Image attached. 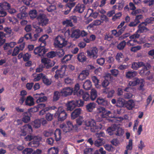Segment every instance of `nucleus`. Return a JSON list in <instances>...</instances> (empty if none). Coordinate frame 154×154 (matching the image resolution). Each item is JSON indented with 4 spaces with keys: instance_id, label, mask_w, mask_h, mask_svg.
Instances as JSON below:
<instances>
[{
    "instance_id": "f257e3e1",
    "label": "nucleus",
    "mask_w": 154,
    "mask_h": 154,
    "mask_svg": "<svg viewBox=\"0 0 154 154\" xmlns=\"http://www.w3.org/2000/svg\"><path fill=\"white\" fill-rule=\"evenodd\" d=\"M37 19L38 21V25L42 27H45L48 24L49 19L46 15L44 14H39Z\"/></svg>"
},
{
    "instance_id": "f03ea898",
    "label": "nucleus",
    "mask_w": 154,
    "mask_h": 154,
    "mask_svg": "<svg viewBox=\"0 0 154 154\" xmlns=\"http://www.w3.org/2000/svg\"><path fill=\"white\" fill-rule=\"evenodd\" d=\"M67 43L64 38L58 35L55 38L54 45L56 48H62L67 45Z\"/></svg>"
},
{
    "instance_id": "7ed1b4c3",
    "label": "nucleus",
    "mask_w": 154,
    "mask_h": 154,
    "mask_svg": "<svg viewBox=\"0 0 154 154\" xmlns=\"http://www.w3.org/2000/svg\"><path fill=\"white\" fill-rule=\"evenodd\" d=\"M67 114L63 108L59 107L57 111L55 113L54 116L55 118H58L59 121H62L66 119Z\"/></svg>"
},
{
    "instance_id": "20e7f679",
    "label": "nucleus",
    "mask_w": 154,
    "mask_h": 154,
    "mask_svg": "<svg viewBox=\"0 0 154 154\" xmlns=\"http://www.w3.org/2000/svg\"><path fill=\"white\" fill-rule=\"evenodd\" d=\"M145 81L143 79H139L135 78L132 81L129 82L128 85L130 86H134L140 84V90L142 89L144 86Z\"/></svg>"
},
{
    "instance_id": "39448f33",
    "label": "nucleus",
    "mask_w": 154,
    "mask_h": 154,
    "mask_svg": "<svg viewBox=\"0 0 154 154\" xmlns=\"http://www.w3.org/2000/svg\"><path fill=\"white\" fill-rule=\"evenodd\" d=\"M41 62L44 64V68L46 69H49L54 66L55 64V62L51 61L48 58H45L42 59Z\"/></svg>"
},
{
    "instance_id": "423d86ee",
    "label": "nucleus",
    "mask_w": 154,
    "mask_h": 154,
    "mask_svg": "<svg viewBox=\"0 0 154 154\" xmlns=\"http://www.w3.org/2000/svg\"><path fill=\"white\" fill-rule=\"evenodd\" d=\"M66 68V66L65 65H63L60 69H57L55 71V74L54 76L55 78L58 79L59 76L60 78H63L65 75Z\"/></svg>"
},
{
    "instance_id": "0eeeda50",
    "label": "nucleus",
    "mask_w": 154,
    "mask_h": 154,
    "mask_svg": "<svg viewBox=\"0 0 154 154\" xmlns=\"http://www.w3.org/2000/svg\"><path fill=\"white\" fill-rule=\"evenodd\" d=\"M48 49L37 47L34 49V52L35 55L38 54L39 56H43L44 54L48 51Z\"/></svg>"
},
{
    "instance_id": "6e6552de",
    "label": "nucleus",
    "mask_w": 154,
    "mask_h": 154,
    "mask_svg": "<svg viewBox=\"0 0 154 154\" xmlns=\"http://www.w3.org/2000/svg\"><path fill=\"white\" fill-rule=\"evenodd\" d=\"M28 131H29V132L32 131L31 126L29 124H26L23 126L21 128V132L22 133L21 135L26 136L27 134Z\"/></svg>"
},
{
    "instance_id": "1a4fd4ad",
    "label": "nucleus",
    "mask_w": 154,
    "mask_h": 154,
    "mask_svg": "<svg viewBox=\"0 0 154 154\" xmlns=\"http://www.w3.org/2000/svg\"><path fill=\"white\" fill-rule=\"evenodd\" d=\"M73 91L72 88L70 87H66L61 90L60 93L62 96L66 97L71 95Z\"/></svg>"
},
{
    "instance_id": "9d476101",
    "label": "nucleus",
    "mask_w": 154,
    "mask_h": 154,
    "mask_svg": "<svg viewBox=\"0 0 154 154\" xmlns=\"http://www.w3.org/2000/svg\"><path fill=\"white\" fill-rule=\"evenodd\" d=\"M66 105L67 111H72L76 107L74 100L68 102Z\"/></svg>"
},
{
    "instance_id": "9b49d317",
    "label": "nucleus",
    "mask_w": 154,
    "mask_h": 154,
    "mask_svg": "<svg viewBox=\"0 0 154 154\" xmlns=\"http://www.w3.org/2000/svg\"><path fill=\"white\" fill-rule=\"evenodd\" d=\"M87 56L90 58H93V59L96 58V48L94 47L93 49L88 50L87 51Z\"/></svg>"
},
{
    "instance_id": "f8f14e48",
    "label": "nucleus",
    "mask_w": 154,
    "mask_h": 154,
    "mask_svg": "<svg viewBox=\"0 0 154 154\" xmlns=\"http://www.w3.org/2000/svg\"><path fill=\"white\" fill-rule=\"evenodd\" d=\"M144 22H142L138 26V29L137 31V32L140 33H143L146 32L148 30V29L146 27V24H144Z\"/></svg>"
},
{
    "instance_id": "ddd939ff",
    "label": "nucleus",
    "mask_w": 154,
    "mask_h": 154,
    "mask_svg": "<svg viewBox=\"0 0 154 154\" xmlns=\"http://www.w3.org/2000/svg\"><path fill=\"white\" fill-rule=\"evenodd\" d=\"M97 113H101L100 115L102 117L105 118L108 115V114L103 107H100L97 108Z\"/></svg>"
},
{
    "instance_id": "4468645a",
    "label": "nucleus",
    "mask_w": 154,
    "mask_h": 154,
    "mask_svg": "<svg viewBox=\"0 0 154 154\" xmlns=\"http://www.w3.org/2000/svg\"><path fill=\"white\" fill-rule=\"evenodd\" d=\"M82 109L80 108L75 109L71 114V118L74 119L79 116L81 114Z\"/></svg>"
},
{
    "instance_id": "2eb2a0df",
    "label": "nucleus",
    "mask_w": 154,
    "mask_h": 154,
    "mask_svg": "<svg viewBox=\"0 0 154 154\" xmlns=\"http://www.w3.org/2000/svg\"><path fill=\"white\" fill-rule=\"evenodd\" d=\"M41 138L38 137L37 139H35V140L29 142L28 143V146L32 147H37L39 146V142Z\"/></svg>"
},
{
    "instance_id": "dca6fc26",
    "label": "nucleus",
    "mask_w": 154,
    "mask_h": 154,
    "mask_svg": "<svg viewBox=\"0 0 154 154\" xmlns=\"http://www.w3.org/2000/svg\"><path fill=\"white\" fill-rule=\"evenodd\" d=\"M134 106L135 103L133 100H130L125 102V106L128 110L132 109Z\"/></svg>"
},
{
    "instance_id": "f3484780",
    "label": "nucleus",
    "mask_w": 154,
    "mask_h": 154,
    "mask_svg": "<svg viewBox=\"0 0 154 154\" xmlns=\"http://www.w3.org/2000/svg\"><path fill=\"white\" fill-rule=\"evenodd\" d=\"M131 89V88L129 87H126L124 89V91L127 92L125 93L124 94V97L126 99H129L132 97L133 95L131 93L128 92L129 90Z\"/></svg>"
},
{
    "instance_id": "a211bd4d",
    "label": "nucleus",
    "mask_w": 154,
    "mask_h": 154,
    "mask_svg": "<svg viewBox=\"0 0 154 154\" xmlns=\"http://www.w3.org/2000/svg\"><path fill=\"white\" fill-rule=\"evenodd\" d=\"M150 71H148L147 67L145 66L140 71L139 74L142 76H148L150 74Z\"/></svg>"
},
{
    "instance_id": "6ab92c4d",
    "label": "nucleus",
    "mask_w": 154,
    "mask_h": 154,
    "mask_svg": "<svg viewBox=\"0 0 154 154\" xmlns=\"http://www.w3.org/2000/svg\"><path fill=\"white\" fill-rule=\"evenodd\" d=\"M71 37L72 38H78L81 36V31L79 29H73L72 28Z\"/></svg>"
},
{
    "instance_id": "aec40b11",
    "label": "nucleus",
    "mask_w": 154,
    "mask_h": 154,
    "mask_svg": "<svg viewBox=\"0 0 154 154\" xmlns=\"http://www.w3.org/2000/svg\"><path fill=\"white\" fill-rule=\"evenodd\" d=\"M30 113L28 112H26L22 114L23 117L22 121L25 123H27L30 120V118L29 115Z\"/></svg>"
},
{
    "instance_id": "412c9836",
    "label": "nucleus",
    "mask_w": 154,
    "mask_h": 154,
    "mask_svg": "<svg viewBox=\"0 0 154 154\" xmlns=\"http://www.w3.org/2000/svg\"><path fill=\"white\" fill-rule=\"evenodd\" d=\"M144 65L143 62H133L132 64L131 68L134 70H137L140 67Z\"/></svg>"
},
{
    "instance_id": "4be33fe9",
    "label": "nucleus",
    "mask_w": 154,
    "mask_h": 154,
    "mask_svg": "<svg viewBox=\"0 0 154 154\" xmlns=\"http://www.w3.org/2000/svg\"><path fill=\"white\" fill-rule=\"evenodd\" d=\"M11 6L10 4L7 2H5L0 3V8L2 10L7 11Z\"/></svg>"
},
{
    "instance_id": "5701e85b",
    "label": "nucleus",
    "mask_w": 154,
    "mask_h": 154,
    "mask_svg": "<svg viewBox=\"0 0 154 154\" xmlns=\"http://www.w3.org/2000/svg\"><path fill=\"white\" fill-rule=\"evenodd\" d=\"M125 100L121 98H119L116 101V106L119 108L123 107L125 106Z\"/></svg>"
},
{
    "instance_id": "b1692460",
    "label": "nucleus",
    "mask_w": 154,
    "mask_h": 154,
    "mask_svg": "<svg viewBox=\"0 0 154 154\" xmlns=\"http://www.w3.org/2000/svg\"><path fill=\"white\" fill-rule=\"evenodd\" d=\"M88 75L89 73L87 71L83 70L80 74L78 78L79 80H83L85 79Z\"/></svg>"
},
{
    "instance_id": "393cba45",
    "label": "nucleus",
    "mask_w": 154,
    "mask_h": 154,
    "mask_svg": "<svg viewBox=\"0 0 154 154\" xmlns=\"http://www.w3.org/2000/svg\"><path fill=\"white\" fill-rule=\"evenodd\" d=\"M25 103L26 105L29 106L33 105L34 104L33 98L30 96L27 97L25 100Z\"/></svg>"
},
{
    "instance_id": "a878e982",
    "label": "nucleus",
    "mask_w": 154,
    "mask_h": 154,
    "mask_svg": "<svg viewBox=\"0 0 154 154\" xmlns=\"http://www.w3.org/2000/svg\"><path fill=\"white\" fill-rule=\"evenodd\" d=\"M32 124L33 128H38L41 126V122L40 119H35L32 122Z\"/></svg>"
},
{
    "instance_id": "bb28decb",
    "label": "nucleus",
    "mask_w": 154,
    "mask_h": 154,
    "mask_svg": "<svg viewBox=\"0 0 154 154\" xmlns=\"http://www.w3.org/2000/svg\"><path fill=\"white\" fill-rule=\"evenodd\" d=\"M86 107L88 112H92L93 109L96 107V104L94 103H90L86 106Z\"/></svg>"
},
{
    "instance_id": "cd10ccee",
    "label": "nucleus",
    "mask_w": 154,
    "mask_h": 154,
    "mask_svg": "<svg viewBox=\"0 0 154 154\" xmlns=\"http://www.w3.org/2000/svg\"><path fill=\"white\" fill-rule=\"evenodd\" d=\"M55 139L56 141H59L61 138V132L59 129H57L54 133Z\"/></svg>"
},
{
    "instance_id": "c85d7f7f",
    "label": "nucleus",
    "mask_w": 154,
    "mask_h": 154,
    "mask_svg": "<svg viewBox=\"0 0 154 154\" xmlns=\"http://www.w3.org/2000/svg\"><path fill=\"white\" fill-rule=\"evenodd\" d=\"M57 109V107L55 106H49L42 109L39 112V114L40 115L42 116L47 111H48L51 109Z\"/></svg>"
},
{
    "instance_id": "c756f323",
    "label": "nucleus",
    "mask_w": 154,
    "mask_h": 154,
    "mask_svg": "<svg viewBox=\"0 0 154 154\" xmlns=\"http://www.w3.org/2000/svg\"><path fill=\"white\" fill-rule=\"evenodd\" d=\"M77 58L79 62H82L86 61L87 60L86 57L84 53H79L78 55Z\"/></svg>"
},
{
    "instance_id": "7c9ffc66",
    "label": "nucleus",
    "mask_w": 154,
    "mask_h": 154,
    "mask_svg": "<svg viewBox=\"0 0 154 154\" xmlns=\"http://www.w3.org/2000/svg\"><path fill=\"white\" fill-rule=\"evenodd\" d=\"M91 82L89 80H86L83 85V88L86 90H89L91 87Z\"/></svg>"
},
{
    "instance_id": "2f4dec72",
    "label": "nucleus",
    "mask_w": 154,
    "mask_h": 154,
    "mask_svg": "<svg viewBox=\"0 0 154 154\" xmlns=\"http://www.w3.org/2000/svg\"><path fill=\"white\" fill-rule=\"evenodd\" d=\"M124 56L121 53H117L116 56V59L118 62H121L124 60Z\"/></svg>"
},
{
    "instance_id": "473e14b6",
    "label": "nucleus",
    "mask_w": 154,
    "mask_h": 154,
    "mask_svg": "<svg viewBox=\"0 0 154 154\" xmlns=\"http://www.w3.org/2000/svg\"><path fill=\"white\" fill-rule=\"evenodd\" d=\"M59 150L57 148L51 147L48 150V154H58Z\"/></svg>"
},
{
    "instance_id": "72a5a7b5",
    "label": "nucleus",
    "mask_w": 154,
    "mask_h": 154,
    "mask_svg": "<svg viewBox=\"0 0 154 154\" xmlns=\"http://www.w3.org/2000/svg\"><path fill=\"white\" fill-rule=\"evenodd\" d=\"M29 14L31 18L32 19L37 17L38 16L36 10L35 9L30 10L29 12Z\"/></svg>"
},
{
    "instance_id": "f704fd0d",
    "label": "nucleus",
    "mask_w": 154,
    "mask_h": 154,
    "mask_svg": "<svg viewBox=\"0 0 154 154\" xmlns=\"http://www.w3.org/2000/svg\"><path fill=\"white\" fill-rule=\"evenodd\" d=\"M137 75V73L136 71H128L126 72V76L127 78H130L136 76Z\"/></svg>"
},
{
    "instance_id": "c9c22d12",
    "label": "nucleus",
    "mask_w": 154,
    "mask_h": 154,
    "mask_svg": "<svg viewBox=\"0 0 154 154\" xmlns=\"http://www.w3.org/2000/svg\"><path fill=\"white\" fill-rule=\"evenodd\" d=\"M60 92L58 91H55L54 93V95L53 99V101H57L60 97Z\"/></svg>"
},
{
    "instance_id": "e433bc0d",
    "label": "nucleus",
    "mask_w": 154,
    "mask_h": 154,
    "mask_svg": "<svg viewBox=\"0 0 154 154\" xmlns=\"http://www.w3.org/2000/svg\"><path fill=\"white\" fill-rule=\"evenodd\" d=\"M104 93L107 94V97L108 98L112 97L115 91L113 90H111L108 91V90L107 89H106L105 90L103 91Z\"/></svg>"
},
{
    "instance_id": "4c0bfd02",
    "label": "nucleus",
    "mask_w": 154,
    "mask_h": 154,
    "mask_svg": "<svg viewBox=\"0 0 154 154\" xmlns=\"http://www.w3.org/2000/svg\"><path fill=\"white\" fill-rule=\"evenodd\" d=\"M38 137L37 136H35L32 134H30L29 135H27L24 138V139L26 141H30L32 140H35V139H37Z\"/></svg>"
},
{
    "instance_id": "58836bf2",
    "label": "nucleus",
    "mask_w": 154,
    "mask_h": 154,
    "mask_svg": "<svg viewBox=\"0 0 154 154\" xmlns=\"http://www.w3.org/2000/svg\"><path fill=\"white\" fill-rule=\"evenodd\" d=\"M5 35L3 32H0V46L3 45L5 42Z\"/></svg>"
},
{
    "instance_id": "ea45409f",
    "label": "nucleus",
    "mask_w": 154,
    "mask_h": 154,
    "mask_svg": "<svg viewBox=\"0 0 154 154\" xmlns=\"http://www.w3.org/2000/svg\"><path fill=\"white\" fill-rule=\"evenodd\" d=\"M72 56V55L67 54L66 55L63 57L61 60V62H62L66 63L71 59Z\"/></svg>"
},
{
    "instance_id": "a19ab883",
    "label": "nucleus",
    "mask_w": 154,
    "mask_h": 154,
    "mask_svg": "<svg viewBox=\"0 0 154 154\" xmlns=\"http://www.w3.org/2000/svg\"><path fill=\"white\" fill-rule=\"evenodd\" d=\"M42 80L43 82L47 85H50L51 83V81L45 75L42 78Z\"/></svg>"
},
{
    "instance_id": "79ce46f5",
    "label": "nucleus",
    "mask_w": 154,
    "mask_h": 154,
    "mask_svg": "<svg viewBox=\"0 0 154 154\" xmlns=\"http://www.w3.org/2000/svg\"><path fill=\"white\" fill-rule=\"evenodd\" d=\"M96 98V91L95 89H91V92L90 98L92 101L94 100Z\"/></svg>"
},
{
    "instance_id": "37998d69",
    "label": "nucleus",
    "mask_w": 154,
    "mask_h": 154,
    "mask_svg": "<svg viewBox=\"0 0 154 154\" xmlns=\"http://www.w3.org/2000/svg\"><path fill=\"white\" fill-rule=\"evenodd\" d=\"M126 44V42H125V41L123 40L118 45L117 48L119 50H122L124 48Z\"/></svg>"
},
{
    "instance_id": "c03bdc74",
    "label": "nucleus",
    "mask_w": 154,
    "mask_h": 154,
    "mask_svg": "<svg viewBox=\"0 0 154 154\" xmlns=\"http://www.w3.org/2000/svg\"><path fill=\"white\" fill-rule=\"evenodd\" d=\"M105 149L109 152H113L114 150V148L110 144H106L104 145Z\"/></svg>"
},
{
    "instance_id": "a18cd8bd",
    "label": "nucleus",
    "mask_w": 154,
    "mask_h": 154,
    "mask_svg": "<svg viewBox=\"0 0 154 154\" xmlns=\"http://www.w3.org/2000/svg\"><path fill=\"white\" fill-rule=\"evenodd\" d=\"M76 107H82L84 104V101L82 100H74Z\"/></svg>"
},
{
    "instance_id": "49530a36",
    "label": "nucleus",
    "mask_w": 154,
    "mask_h": 154,
    "mask_svg": "<svg viewBox=\"0 0 154 154\" xmlns=\"http://www.w3.org/2000/svg\"><path fill=\"white\" fill-rule=\"evenodd\" d=\"M113 36L110 33H106L104 36V39L105 40L110 42L112 40Z\"/></svg>"
},
{
    "instance_id": "de8ad7c7",
    "label": "nucleus",
    "mask_w": 154,
    "mask_h": 154,
    "mask_svg": "<svg viewBox=\"0 0 154 154\" xmlns=\"http://www.w3.org/2000/svg\"><path fill=\"white\" fill-rule=\"evenodd\" d=\"M45 118L47 121H51L54 119L53 114L48 112L46 115Z\"/></svg>"
},
{
    "instance_id": "09e8293b",
    "label": "nucleus",
    "mask_w": 154,
    "mask_h": 154,
    "mask_svg": "<svg viewBox=\"0 0 154 154\" xmlns=\"http://www.w3.org/2000/svg\"><path fill=\"white\" fill-rule=\"evenodd\" d=\"M97 103L99 104L104 105L107 103L105 99L99 97L97 99Z\"/></svg>"
},
{
    "instance_id": "8fccbe9b",
    "label": "nucleus",
    "mask_w": 154,
    "mask_h": 154,
    "mask_svg": "<svg viewBox=\"0 0 154 154\" xmlns=\"http://www.w3.org/2000/svg\"><path fill=\"white\" fill-rule=\"evenodd\" d=\"M62 23L63 25H66V26H73L71 20H66L63 21Z\"/></svg>"
},
{
    "instance_id": "3c124183",
    "label": "nucleus",
    "mask_w": 154,
    "mask_h": 154,
    "mask_svg": "<svg viewBox=\"0 0 154 154\" xmlns=\"http://www.w3.org/2000/svg\"><path fill=\"white\" fill-rule=\"evenodd\" d=\"M57 55V53L53 51H51L48 53L47 54V56L49 58H53L55 57Z\"/></svg>"
},
{
    "instance_id": "603ef678",
    "label": "nucleus",
    "mask_w": 154,
    "mask_h": 154,
    "mask_svg": "<svg viewBox=\"0 0 154 154\" xmlns=\"http://www.w3.org/2000/svg\"><path fill=\"white\" fill-rule=\"evenodd\" d=\"M76 123L78 125H81L84 123V120L82 116H79L76 119Z\"/></svg>"
},
{
    "instance_id": "864d4df0",
    "label": "nucleus",
    "mask_w": 154,
    "mask_h": 154,
    "mask_svg": "<svg viewBox=\"0 0 154 154\" xmlns=\"http://www.w3.org/2000/svg\"><path fill=\"white\" fill-rule=\"evenodd\" d=\"M116 127V126L114 125L113 127L111 126L109 127L107 130V131L109 134H113L112 132L115 130Z\"/></svg>"
},
{
    "instance_id": "5fc2aeb1",
    "label": "nucleus",
    "mask_w": 154,
    "mask_h": 154,
    "mask_svg": "<svg viewBox=\"0 0 154 154\" xmlns=\"http://www.w3.org/2000/svg\"><path fill=\"white\" fill-rule=\"evenodd\" d=\"M56 52L57 53V55L59 57H62L65 54L62 48L59 49Z\"/></svg>"
},
{
    "instance_id": "6e6d98bb",
    "label": "nucleus",
    "mask_w": 154,
    "mask_h": 154,
    "mask_svg": "<svg viewBox=\"0 0 154 154\" xmlns=\"http://www.w3.org/2000/svg\"><path fill=\"white\" fill-rule=\"evenodd\" d=\"M124 131L121 128H118L115 133V134L118 136H121L123 135Z\"/></svg>"
},
{
    "instance_id": "4d7b16f0",
    "label": "nucleus",
    "mask_w": 154,
    "mask_h": 154,
    "mask_svg": "<svg viewBox=\"0 0 154 154\" xmlns=\"http://www.w3.org/2000/svg\"><path fill=\"white\" fill-rule=\"evenodd\" d=\"M137 42V40L130 39L126 42V44L128 46H133L135 45L134 43Z\"/></svg>"
},
{
    "instance_id": "13d9d810",
    "label": "nucleus",
    "mask_w": 154,
    "mask_h": 154,
    "mask_svg": "<svg viewBox=\"0 0 154 154\" xmlns=\"http://www.w3.org/2000/svg\"><path fill=\"white\" fill-rule=\"evenodd\" d=\"M53 134V133L51 131H45L43 132V134L45 137H48L51 136Z\"/></svg>"
},
{
    "instance_id": "bf43d9fd",
    "label": "nucleus",
    "mask_w": 154,
    "mask_h": 154,
    "mask_svg": "<svg viewBox=\"0 0 154 154\" xmlns=\"http://www.w3.org/2000/svg\"><path fill=\"white\" fill-rule=\"evenodd\" d=\"M27 13H20L17 14V17L18 18L23 19L27 16Z\"/></svg>"
},
{
    "instance_id": "052dcab7",
    "label": "nucleus",
    "mask_w": 154,
    "mask_h": 154,
    "mask_svg": "<svg viewBox=\"0 0 154 154\" xmlns=\"http://www.w3.org/2000/svg\"><path fill=\"white\" fill-rule=\"evenodd\" d=\"M33 151V150L32 148H26L23 151V154H31Z\"/></svg>"
},
{
    "instance_id": "680f3d73",
    "label": "nucleus",
    "mask_w": 154,
    "mask_h": 154,
    "mask_svg": "<svg viewBox=\"0 0 154 154\" xmlns=\"http://www.w3.org/2000/svg\"><path fill=\"white\" fill-rule=\"evenodd\" d=\"M82 98L85 101H88L90 99V95L88 93L84 92L82 95Z\"/></svg>"
},
{
    "instance_id": "e2e57ef3",
    "label": "nucleus",
    "mask_w": 154,
    "mask_h": 154,
    "mask_svg": "<svg viewBox=\"0 0 154 154\" xmlns=\"http://www.w3.org/2000/svg\"><path fill=\"white\" fill-rule=\"evenodd\" d=\"M20 50L19 47H16L14 49V51L12 54V56H14L17 55L19 53Z\"/></svg>"
},
{
    "instance_id": "0e129e2a",
    "label": "nucleus",
    "mask_w": 154,
    "mask_h": 154,
    "mask_svg": "<svg viewBox=\"0 0 154 154\" xmlns=\"http://www.w3.org/2000/svg\"><path fill=\"white\" fill-rule=\"evenodd\" d=\"M138 32H136L135 34L130 36L129 37V38L130 39L135 40L136 39L139 38L140 35L137 33Z\"/></svg>"
},
{
    "instance_id": "69168bd1",
    "label": "nucleus",
    "mask_w": 154,
    "mask_h": 154,
    "mask_svg": "<svg viewBox=\"0 0 154 154\" xmlns=\"http://www.w3.org/2000/svg\"><path fill=\"white\" fill-rule=\"evenodd\" d=\"M75 2H70L69 1V2L66 5V8L68 7L69 9L71 10V8L75 6Z\"/></svg>"
},
{
    "instance_id": "338daca9",
    "label": "nucleus",
    "mask_w": 154,
    "mask_h": 154,
    "mask_svg": "<svg viewBox=\"0 0 154 154\" xmlns=\"http://www.w3.org/2000/svg\"><path fill=\"white\" fill-rule=\"evenodd\" d=\"M111 75L115 77H117L119 73V71L117 69H114L110 70Z\"/></svg>"
},
{
    "instance_id": "774afa93",
    "label": "nucleus",
    "mask_w": 154,
    "mask_h": 154,
    "mask_svg": "<svg viewBox=\"0 0 154 154\" xmlns=\"http://www.w3.org/2000/svg\"><path fill=\"white\" fill-rule=\"evenodd\" d=\"M65 83L67 85H71L73 84L72 80L69 77H67L64 79Z\"/></svg>"
}]
</instances>
